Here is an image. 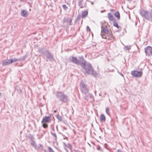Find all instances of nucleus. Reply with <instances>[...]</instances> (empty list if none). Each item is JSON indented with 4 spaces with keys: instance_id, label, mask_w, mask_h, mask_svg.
<instances>
[{
    "instance_id": "38",
    "label": "nucleus",
    "mask_w": 152,
    "mask_h": 152,
    "mask_svg": "<svg viewBox=\"0 0 152 152\" xmlns=\"http://www.w3.org/2000/svg\"><path fill=\"white\" fill-rule=\"evenodd\" d=\"M107 145H107V144H106V143H105L104 144V147L105 148H107Z\"/></svg>"
},
{
    "instance_id": "47",
    "label": "nucleus",
    "mask_w": 152,
    "mask_h": 152,
    "mask_svg": "<svg viewBox=\"0 0 152 152\" xmlns=\"http://www.w3.org/2000/svg\"><path fill=\"white\" fill-rule=\"evenodd\" d=\"M52 129H53V131H54V128H52Z\"/></svg>"
},
{
    "instance_id": "2",
    "label": "nucleus",
    "mask_w": 152,
    "mask_h": 152,
    "mask_svg": "<svg viewBox=\"0 0 152 152\" xmlns=\"http://www.w3.org/2000/svg\"><path fill=\"white\" fill-rule=\"evenodd\" d=\"M140 14L142 18L152 23V10L150 11L142 10L140 12Z\"/></svg>"
},
{
    "instance_id": "3",
    "label": "nucleus",
    "mask_w": 152,
    "mask_h": 152,
    "mask_svg": "<svg viewBox=\"0 0 152 152\" xmlns=\"http://www.w3.org/2000/svg\"><path fill=\"white\" fill-rule=\"evenodd\" d=\"M56 96L59 100L63 103H67L69 101L67 96L64 94L63 91L56 92Z\"/></svg>"
},
{
    "instance_id": "39",
    "label": "nucleus",
    "mask_w": 152,
    "mask_h": 152,
    "mask_svg": "<svg viewBox=\"0 0 152 152\" xmlns=\"http://www.w3.org/2000/svg\"><path fill=\"white\" fill-rule=\"evenodd\" d=\"M117 152H123L120 149H118L117 151Z\"/></svg>"
},
{
    "instance_id": "49",
    "label": "nucleus",
    "mask_w": 152,
    "mask_h": 152,
    "mask_svg": "<svg viewBox=\"0 0 152 152\" xmlns=\"http://www.w3.org/2000/svg\"><path fill=\"white\" fill-rule=\"evenodd\" d=\"M64 145H65V146H66V145L65 143L64 142Z\"/></svg>"
},
{
    "instance_id": "23",
    "label": "nucleus",
    "mask_w": 152,
    "mask_h": 152,
    "mask_svg": "<svg viewBox=\"0 0 152 152\" xmlns=\"http://www.w3.org/2000/svg\"><path fill=\"white\" fill-rule=\"evenodd\" d=\"M114 15L117 18L118 20H119L120 18V14L119 12L117 11L115 12Z\"/></svg>"
},
{
    "instance_id": "45",
    "label": "nucleus",
    "mask_w": 152,
    "mask_h": 152,
    "mask_svg": "<svg viewBox=\"0 0 152 152\" xmlns=\"http://www.w3.org/2000/svg\"><path fill=\"white\" fill-rule=\"evenodd\" d=\"M110 10L111 12L112 11H114V10L113 9H111Z\"/></svg>"
},
{
    "instance_id": "21",
    "label": "nucleus",
    "mask_w": 152,
    "mask_h": 152,
    "mask_svg": "<svg viewBox=\"0 0 152 152\" xmlns=\"http://www.w3.org/2000/svg\"><path fill=\"white\" fill-rule=\"evenodd\" d=\"M88 14V11H84L83 12L82 14L81 17L82 18H85L86 16H87Z\"/></svg>"
},
{
    "instance_id": "34",
    "label": "nucleus",
    "mask_w": 152,
    "mask_h": 152,
    "mask_svg": "<svg viewBox=\"0 0 152 152\" xmlns=\"http://www.w3.org/2000/svg\"><path fill=\"white\" fill-rule=\"evenodd\" d=\"M67 147L68 148H69L70 149H71L72 148V145L69 143H68L67 144Z\"/></svg>"
},
{
    "instance_id": "8",
    "label": "nucleus",
    "mask_w": 152,
    "mask_h": 152,
    "mask_svg": "<svg viewBox=\"0 0 152 152\" xmlns=\"http://www.w3.org/2000/svg\"><path fill=\"white\" fill-rule=\"evenodd\" d=\"M80 87L81 91L83 93H84L85 94H86L88 92V88L85 85L83 82H82L80 83Z\"/></svg>"
},
{
    "instance_id": "50",
    "label": "nucleus",
    "mask_w": 152,
    "mask_h": 152,
    "mask_svg": "<svg viewBox=\"0 0 152 152\" xmlns=\"http://www.w3.org/2000/svg\"><path fill=\"white\" fill-rule=\"evenodd\" d=\"M1 95V93L0 92V96Z\"/></svg>"
},
{
    "instance_id": "19",
    "label": "nucleus",
    "mask_w": 152,
    "mask_h": 152,
    "mask_svg": "<svg viewBox=\"0 0 152 152\" xmlns=\"http://www.w3.org/2000/svg\"><path fill=\"white\" fill-rule=\"evenodd\" d=\"M108 19L110 20L113 21L114 20H116L114 18V17L111 13H108Z\"/></svg>"
},
{
    "instance_id": "55",
    "label": "nucleus",
    "mask_w": 152,
    "mask_h": 152,
    "mask_svg": "<svg viewBox=\"0 0 152 152\" xmlns=\"http://www.w3.org/2000/svg\"><path fill=\"white\" fill-rule=\"evenodd\" d=\"M86 3H85V4L86 5Z\"/></svg>"
},
{
    "instance_id": "33",
    "label": "nucleus",
    "mask_w": 152,
    "mask_h": 152,
    "mask_svg": "<svg viewBox=\"0 0 152 152\" xmlns=\"http://www.w3.org/2000/svg\"><path fill=\"white\" fill-rule=\"evenodd\" d=\"M62 7L64 10H66L68 8L67 6H66L65 4L63 5Z\"/></svg>"
},
{
    "instance_id": "10",
    "label": "nucleus",
    "mask_w": 152,
    "mask_h": 152,
    "mask_svg": "<svg viewBox=\"0 0 152 152\" xmlns=\"http://www.w3.org/2000/svg\"><path fill=\"white\" fill-rule=\"evenodd\" d=\"M26 57V56L25 55L23 57H20V58H19L18 59H17L16 58H13L11 59V60H10V63H12L15 61H24L25 60Z\"/></svg>"
},
{
    "instance_id": "35",
    "label": "nucleus",
    "mask_w": 152,
    "mask_h": 152,
    "mask_svg": "<svg viewBox=\"0 0 152 152\" xmlns=\"http://www.w3.org/2000/svg\"><path fill=\"white\" fill-rule=\"evenodd\" d=\"M87 31H91L90 28L88 26H87Z\"/></svg>"
},
{
    "instance_id": "24",
    "label": "nucleus",
    "mask_w": 152,
    "mask_h": 152,
    "mask_svg": "<svg viewBox=\"0 0 152 152\" xmlns=\"http://www.w3.org/2000/svg\"><path fill=\"white\" fill-rule=\"evenodd\" d=\"M83 0H78V4L79 6L80 7V8H82L83 7L82 6V3Z\"/></svg>"
},
{
    "instance_id": "54",
    "label": "nucleus",
    "mask_w": 152,
    "mask_h": 152,
    "mask_svg": "<svg viewBox=\"0 0 152 152\" xmlns=\"http://www.w3.org/2000/svg\"><path fill=\"white\" fill-rule=\"evenodd\" d=\"M86 3H85V4L86 5Z\"/></svg>"
},
{
    "instance_id": "16",
    "label": "nucleus",
    "mask_w": 152,
    "mask_h": 152,
    "mask_svg": "<svg viewBox=\"0 0 152 152\" xmlns=\"http://www.w3.org/2000/svg\"><path fill=\"white\" fill-rule=\"evenodd\" d=\"M113 35L112 31H109L107 34H106L105 36V38H104L105 39H110V37Z\"/></svg>"
},
{
    "instance_id": "40",
    "label": "nucleus",
    "mask_w": 152,
    "mask_h": 152,
    "mask_svg": "<svg viewBox=\"0 0 152 152\" xmlns=\"http://www.w3.org/2000/svg\"><path fill=\"white\" fill-rule=\"evenodd\" d=\"M79 18H80L79 17H77L75 20V22H76V21H77L79 19Z\"/></svg>"
},
{
    "instance_id": "51",
    "label": "nucleus",
    "mask_w": 152,
    "mask_h": 152,
    "mask_svg": "<svg viewBox=\"0 0 152 152\" xmlns=\"http://www.w3.org/2000/svg\"><path fill=\"white\" fill-rule=\"evenodd\" d=\"M58 133H59V134H61V133H60V132H58Z\"/></svg>"
},
{
    "instance_id": "57",
    "label": "nucleus",
    "mask_w": 152,
    "mask_h": 152,
    "mask_svg": "<svg viewBox=\"0 0 152 152\" xmlns=\"http://www.w3.org/2000/svg\"><path fill=\"white\" fill-rule=\"evenodd\" d=\"M85 7H86V6L85 5Z\"/></svg>"
},
{
    "instance_id": "25",
    "label": "nucleus",
    "mask_w": 152,
    "mask_h": 152,
    "mask_svg": "<svg viewBox=\"0 0 152 152\" xmlns=\"http://www.w3.org/2000/svg\"><path fill=\"white\" fill-rule=\"evenodd\" d=\"M113 24L114 26L118 28H120L118 23L116 22L115 20H114L113 21Z\"/></svg>"
},
{
    "instance_id": "37",
    "label": "nucleus",
    "mask_w": 152,
    "mask_h": 152,
    "mask_svg": "<svg viewBox=\"0 0 152 152\" xmlns=\"http://www.w3.org/2000/svg\"><path fill=\"white\" fill-rule=\"evenodd\" d=\"M39 147H41L42 148H44V147H43L42 145V144H39Z\"/></svg>"
},
{
    "instance_id": "26",
    "label": "nucleus",
    "mask_w": 152,
    "mask_h": 152,
    "mask_svg": "<svg viewBox=\"0 0 152 152\" xmlns=\"http://www.w3.org/2000/svg\"><path fill=\"white\" fill-rule=\"evenodd\" d=\"M79 58L80 59V60L81 61V62H83L84 61L85 62H86V61L84 59L83 57V56H79Z\"/></svg>"
},
{
    "instance_id": "41",
    "label": "nucleus",
    "mask_w": 152,
    "mask_h": 152,
    "mask_svg": "<svg viewBox=\"0 0 152 152\" xmlns=\"http://www.w3.org/2000/svg\"><path fill=\"white\" fill-rule=\"evenodd\" d=\"M42 150L44 151L45 152H46V151L45 149H44L43 148L42 149Z\"/></svg>"
},
{
    "instance_id": "20",
    "label": "nucleus",
    "mask_w": 152,
    "mask_h": 152,
    "mask_svg": "<svg viewBox=\"0 0 152 152\" xmlns=\"http://www.w3.org/2000/svg\"><path fill=\"white\" fill-rule=\"evenodd\" d=\"M100 121L101 122H104L106 121V118L104 114H102L100 116Z\"/></svg>"
},
{
    "instance_id": "18",
    "label": "nucleus",
    "mask_w": 152,
    "mask_h": 152,
    "mask_svg": "<svg viewBox=\"0 0 152 152\" xmlns=\"http://www.w3.org/2000/svg\"><path fill=\"white\" fill-rule=\"evenodd\" d=\"M20 86H17L15 88V90L17 91L18 93L20 94H21L22 92L21 87Z\"/></svg>"
},
{
    "instance_id": "56",
    "label": "nucleus",
    "mask_w": 152,
    "mask_h": 152,
    "mask_svg": "<svg viewBox=\"0 0 152 152\" xmlns=\"http://www.w3.org/2000/svg\"><path fill=\"white\" fill-rule=\"evenodd\" d=\"M86 3H85V4L86 5Z\"/></svg>"
},
{
    "instance_id": "6",
    "label": "nucleus",
    "mask_w": 152,
    "mask_h": 152,
    "mask_svg": "<svg viewBox=\"0 0 152 152\" xmlns=\"http://www.w3.org/2000/svg\"><path fill=\"white\" fill-rule=\"evenodd\" d=\"M101 35L102 38H105V36L107 33L109 31L107 29V27L105 25L104 27L103 26H101Z\"/></svg>"
},
{
    "instance_id": "32",
    "label": "nucleus",
    "mask_w": 152,
    "mask_h": 152,
    "mask_svg": "<svg viewBox=\"0 0 152 152\" xmlns=\"http://www.w3.org/2000/svg\"><path fill=\"white\" fill-rule=\"evenodd\" d=\"M48 148L49 152H54L53 150L52 149V148L50 147H48Z\"/></svg>"
},
{
    "instance_id": "11",
    "label": "nucleus",
    "mask_w": 152,
    "mask_h": 152,
    "mask_svg": "<svg viewBox=\"0 0 152 152\" xmlns=\"http://www.w3.org/2000/svg\"><path fill=\"white\" fill-rule=\"evenodd\" d=\"M30 140V144L33 147H34L36 149H39V147H38L36 143V142L34 141V137L33 136H31L29 137Z\"/></svg>"
},
{
    "instance_id": "44",
    "label": "nucleus",
    "mask_w": 152,
    "mask_h": 152,
    "mask_svg": "<svg viewBox=\"0 0 152 152\" xmlns=\"http://www.w3.org/2000/svg\"><path fill=\"white\" fill-rule=\"evenodd\" d=\"M64 139H67H67H68V138H67V137H64Z\"/></svg>"
},
{
    "instance_id": "42",
    "label": "nucleus",
    "mask_w": 152,
    "mask_h": 152,
    "mask_svg": "<svg viewBox=\"0 0 152 152\" xmlns=\"http://www.w3.org/2000/svg\"><path fill=\"white\" fill-rule=\"evenodd\" d=\"M64 149L66 151V152H69L67 149H66V148H65L64 147Z\"/></svg>"
},
{
    "instance_id": "1",
    "label": "nucleus",
    "mask_w": 152,
    "mask_h": 152,
    "mask_svg": "<svg viewBox=\"0 0 152 152\" xmlns=\"http://www.w3.org/2000/svg\"><path fill=\"white\" fill-rule=\"evenodd\" d=\"M82 71L85 75H91L96 77L97 73L94 70L91 64L89 63H86L84 61L81 63Z\"/></svg>"
},
{
    "instance_id": "5",
    "label": "nucleus",
    "mask_w": 152,
    "mask_h": 152,
    "mask_svg": "<svg viewBox=\"0 0 152 152\" xmlns=\"http://www.w3.org/2000/svg\"><path fill=\"white\" fill-rule=\"evenodd\" d=\"M131 75L135 77L139 78L141 77L142 74V72L141 71L137 70L132 71L131 72Z\"/></svg>"
},
{
    "instance_id": "22",
    "label": "nucleus",
    "mask_w": 152,
    "mask_h": 152,
    "mask_svg": "<svg viewBox=\"0 0 152 152\" xmlns=\"http://www.w3.org/2000/svg\"><path fill=\"white\" fill-rule=\"evenodd\" d=\"M51 134L54 138V142H56L57 140V136L56 134L55 133H53L52 132H51Z\"/></svg>"
},
{
    "instance_id": "14",
    "label": "nucleus",
    "mask_w": 152,
    "mask_h": 152,
    "mask_svg": "<svg viewBox=\"0 0 152 152\" xmlns=\"http://www.w3.org/2000/svg\"><path fill=\"white\" fill-rule=\"evenodd\" d=\"M21 15L23 17H26L28 15L27 11L24 10H22L21 11Z\"/></svg>"
},
{
    "instance_id": "13",
    "label": "nucleus",
    "mask_w": 152,
    "mask_h": 152,
    "mask_svg": "<svg viewBox=\"0 0 152 152\" xmlns=\"http://www.w3.org/2000/svg\"><path fill=\"white\" fill-rule=\"evenodd\" d=\"M51 117L50 116H45V118H43L41 123L45 122L47 123L50 122L51 121Z\"/></svg>"
},
{
    "instance_id": "17",
    "label": "nucleus",
    "mask_w": 152,
    "mask_h": 152,
    "mask_svg": "<svg viewBox=\"0 0 152 152\" xmlns=\"http://www.w3.org/2000/svg\"><path fill=\"white\" fill-rule=\"evenodd\" d=\"M86 96L84 97V99L87 101H88L89 98H91L92 96V94L89 93L88 92L86 94H85Z\"/></svg>"
},
{
    "instance_id": "9",
    "label": "nucleus",
    "mask_w": 152,
    "mask_h": 152,
    "mask_svg": "<svg viewBox=\"0 0 152 152\" xmlns=\"http://www.w3.org/2000/svg\"><path fill=\"white\" fill-rule=\"evenodd\" d=\"M71 61L72 62L80 66L81 65V63H82L81 62V60H78L77 57L74 56H72V59Z\"/></svg>"
},
{
    "instance_id": "29",
    "label": "nucleus",
    "mask_w": 152,
    "mask_h": 152,
    "mask_svg": "<svg viewBox=\"0 0 152 152\" xmlns=\"http://www.w3.org/2000/svg\"><path fill=\"white\" fill-rule=\"evenodd\" d=\"M108 39L109 40H110L111 41L113 42L115 40V37L112 35L110 37V39Z\"/></svg>"
},
{
    "instance_id": "31",
    "label": "nucleus",
    "mask_w": 152,
    "mask_h": 152,
    "mask_svg": "<svg viewBox=\"0 0 152 152\" xmlns=\"http://www.w3.org/2000/svg\"><path fill=\"white\" fill-rule=\"evenodd\" d=\"M131 47V46H130V45L125 46V49L128 50H129L130 49Z\"/></svg>"
},
{
    "instance_id": "36",
    "label": "nucleus",
    "mask_w": 152,
    "mask_h": 152,
    "mask_svg": "<svg viewBox=\"0 0 152 152\" xmlns=\"http://www.w3.org/2000/svg\"><path fill=\"white\" fill-rule=\"evenodd\" d=\"M97 149L99 151H100V149H101L100 147V146H99V147H97Z\"/></svg>"
},
{
    "instance_id": "53",
    "label": "nucleus",
    "mask_w": 152,
    "mask_h": 152,
    "mask_svg": "<svg viewBox=\"0 0 152 152\" xmlns=\"http://www.w3.org/2000/svg\"><path fill=\"white\" fill-rule=\"evenodd\" d=\"M75 152H76V151L75 150Z\"/></svg>"
},
{
    "instance_id": "7",
    "label": "nucleus",
    "mask_w": 152,
    "mask_h": 152,
    "mask_svg": "<svg viewBox=\"0 0 152 152\" xmlns=\"http://www.w3.org/2000/svg\"><path fill=\"white\" fill-rule=\"evenodd\" d=\"M146 55L148 56H152V47L148 46L144 49Z\"/></svg>"
},
{
    "instance_id": "52",
    "label": "nucleus",
    "mask_w": 152,
    "mask_h": 152,
    "mask_svg": "<svg viewBox=\"0 0 152 152\" xmlns=\"http://www.w3.org/2000/svg\"><path fill=\"white\" fill-rule=\"evenodd\" d=\"M122 75V76L124 77L123 75H122H122Z\"/></svg>"
},
{
    "instance_id": "30",
    "label": "nucleus",
    "mask_w": 152,
    "mask_h": 152,
    "mask_svg": "<svg viewBox=\"0 0 152 152\" xmlns=\"http://www.w3.org/2000/svg\"><path fill=\"white\" fill-rule=\"evenodd\" d=\"M56 118L60 121H61L62 120V117L59 115H56Z\"/></svg>"
},
{
    "instance_id": "48",
    "label": "nucleus",
    "mask_w": 152,
    "mask_h": 152,
    "mask_svg": "<svg viewBox=\"0 0 152 152\" xmlns=\"http://www.w3.org/2000/svg\"><path fill=\"white\" fill-rule=\"evenodd\" d=\"M56 111H57V110H54V112L55 113H56Z\"/></svg>"
},
{
    "instance_id": "4",
    "label": "nucleus",
    "mask_w": 152,
    "mask_h": 152,
    "mask_svg": "<svg viewBox=\"0 0 152 152\" xmlns=\"http://www.w3.org/2000/svg\"><path fill=\"white\" fill-rule=\"evenodd\" d=\"M42 55L44 58L46 56V58L50 61H53L54 60L53 56V54L48 50H43L41 51Z\"/></svg>"
},
{
    "instance_id": "15",
    "label": "nucleus",
    "mask_w": 152,
    "mask_h": 152,
    "mask_svg": "<svg viewBox=\"0 0 152 152\" xmlns=\"http://www.w3.org/2000/svg\"><path fill=\"white\" fill-rule=\"evenodd\" d=\"M10 60H11V59L4 60L2 62V65L3 66H5L11 63H10Z\"/></svg>"
},
{
    "instance_id": "28",
    "label": "nucleus",
    "mask_w": 152,
    "mask_h": 152,
    "mask_svg": "<svg viewBox=\"0 0 152 152\" xmlns=\"http://www.w3.org/2000/svg\"><path fill=\"white\" fill-rule=\"evenodd\" d=\"M42 123V126L44 128H46L48 127V125L46 123L43 122Z\"/></svg>"
},
{
    "instance_id": "27",
    "label": "nucleus",
    "mask_w": 152,
    "mask_h": 152,
    "mask_svg": "<svg viewBox=\"0 0 152 152\" xmlns=\"http://www.w3.org/2000/svg\"><path fill=\"white\" fill-rule=\"evenodd\" d=\"M106 112L108 115H110V109L109 107H107L106 108Z\"/></svg>"
},
{
    "instance_id": "12",
    "label": "nucleus",
    "mask_w": 152,
    "mask_h": 152,
    "mask_svg": "<svg viewBox=\"0 0 152 152\" xmlns=\"http://www.w3.org/2000/svg\"><path fill=\"white\" fill-rule=\"evenodd\" d=\"M64 23H66L67 26H70L71 25L72 21V18H65L63 19Z\"/></svg>"
},
{
    "instance_id": "43",
    "label": "nucleus",
    "mask_w": 152,
    "mask_h": 152,
    "mask_svg": "<svg viewBox=\"0 0 152 152\" xmlns=\"http://www.w3.org/2000/svg\"><path fill=\"white\" fill-rule=\"evenodd\" d=\"M89 2H90L91 4H92V5H93L94 4V3L93 2H92V1H89Z\"/></svg>"
},
{
    "instance_id": "46",
    "label": "nucleus",
    "mask_w": 152,
    "mask_h": 152,
    "mask_svg": "<svg viewBox=\"0 0 152 152\" xmlns=\"http://www.w3.org/2000/svg\"><path fill=\"white\" fill-rule=\"evenodd\" d=\"M56 129H57V131H58V127H57V126L56 127Z\"/></svg>"
}]
</instances>
